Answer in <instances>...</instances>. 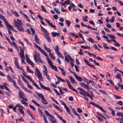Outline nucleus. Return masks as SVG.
<instances>
[{"label":"nucleus","mask_w":123,"mask_h":123,"mask_svg":"<svg viewBox=\"0 0 123 123\" xmlns=\"http://www.w3.org/2000/svg\"><path fill=\"white\" fill-rule=\"evenodd\" d=\"M117 104L120 105L121 106H122L123 105L122 102L121 101L118 102L117 103Z\"/></svg>","instance_id":"0e129e2a"},{"label":"nucleus","mask_w":123,"mask_h":123,"mask_svg":"<svg viewBox=\"0 0 123 123\" xmlns=\"http://www.w3.org/2000/svg\"><path fill=\"white\" fill-rule=\"evenodd\" d=\"M18 109L20 112L21 114H22L23 116L25 115V113L24 111L22 109L19 108Z\"/></svg>","instance_id":"cd10ccee"},{"label":"nucleus","mask_w":123,"mask_h":123,"mask_svg":"<svg viewBox=\"0 0 123 123\" xmlns=\"http://www.w3.org/2000/svg\"><path fill=\"white\" fill-rule=\"evenodd\" d=\"M85 92V95H84V96L85 97L86 96H88L89 97V95H90L89 93L87 92L86 91H84Z\"/></svg>","instance_id":"8fccbe9b"},{"label":"nucleus","mask_w":123,"mask_h":123,"mask_svg":"<svg viewBox=\"0 0 123 123\" xmlns=\"http://www.w3.org/2000/svg\"><path fill=\"white\" fill-rule=\"evenodd\" d=\"M11 82L13 83V86L16 88L18 90H20V89L19 87L16 85V83L15 81L13 80Z\"/></svg>","instance_id":"2eb2a0df"},{"label":"nucleus","mask_w":123,"mask_h":123,"mask_svg":"<svg viewBox=\"0 0 123 123\" xmlns=\"http://www.w3.org/2000/svg\"><path fill=\"white\" fill-rule=\"evenodd\" d=\"M65 23L67 25L68 27H69L71 24L69 20H66L65 21Z\"/></svg>","instance_id":"2f4dec72"},{"label":"nucleus","mask_w":123,"mask_h":123,"mask_svg":"<svg viewBox=\"0 0 123 123\" xmlns=\"http://www.w3.org/2000/svg\"><path fill=\"white\" fill-rule=\"evenodd\" d=\"M65 108H66V111L69 114H70V110L68 107L67 106Z\"/></svg>","instance_id":"4c0bfd02"},{"label":"nucleus","mask_w":123,"mask_h":123,"mask_svg":"<svg viewBox=\"0 0 123 123\" xmlns=\"http://www.w3.org/2000/svg\"><path fill=\"white\" fill-rule=\"evenodd\" d=\"M22 79L26 83L29 84V82H28L26 80L25 78L23 76H22Z\"/></svg>","instance_id":"680f3d73"},{"label":"nucleus","mask_w":123,"mask_h":123,"mask_svg":"<svg viewBox=\"0 0 123 123\" xmlns=\"http://www.w3.org/2000/svg\"><path fill=\"white\" fill-rule=\"evenodd\" d=\"M38 112L42 115L43 116V115H44L43 112L40 108H38Z\"/></svg>","instance_id":"c9c22d12"},{"label":"nucleus","mask_w":123,"mask_h":123,"mask_svg":"<svg viewBox=\"0 0 123 123\" xmlns=\"http://www.w3.org/2000/svg\"><path fill=\"white\" fill-rule=\"evenodd\" d=\"M26 61L29 64L31 65L32 67H34V65L33 63L31 61L29 58H28L26 59Z\"/></svg>","instance_id":"9b49d317"},{"label":"nucleus","mask_w":123,"mask_h":123,"mask_svg":"<svg viewBox=\"0 0 123 123\" xmlns=\"http://www.w3.org/2000/svg\"><path fill=\"white\" fill-rule=\"evenodd\" d=\"M18 93L19 97L18 98L20 99H23L25 95V94L22 91H21L20 90H19Z\"/></svg>","instance_id":"423d86ee"},{"label":"nucleus","mask_w":123,"mask_h":123,"mask_svg":"<svg viewBox=\"0 0 123 123\" xmlns=\"http://www.w3.org/2000/svg\"><path fill=\"white\" fill-rule=\"evenodd\" d=\"M39 84L40 87L43 89H45L48 90L50 92H52L51 91L50 89L48 87H46L43 85L42 83L40 81H39Z\"/></svg>","instance_id":"39448f33"},{"label":"nucleus","mask_w":123,"mask_h":123,"mask_svg":"<svg viewBox=\"0 0 123 123\" xmlns=\"http://www.w3.org/2000/svg\"><path fill=\"white\" fill-rule=\"evenodd\" d=\"M31 82L32 83L33 85H34L39 90H41V88L40 87H39L38 86V85H37L36 83L34 82V80Z\"/></svg>","instance_id":"aec40b11"},{"label":"nucleus","mask_w":123,"mask_h":123,"mask_svg":"<svg viewBox=\"0 0 123 123\" xmlns=\"http://www.w3.org/2000/svg\"><path fill=\"white\" fill-rule=\"evenodd\" d=\"M69 77L70 80V82L72 84L75 83L76 84H77V82L74 79L72 76H69Z\"/></svg>","instance_id":"6e6552de"},{"label":"nucleus","mask_w":123,"mask_h":123,"mask_svg":"<svg viewBox=\"0 0 123 123\" xmlns=\"http://www.w3.org/2000/svg\"><path fill=\"white\" fill-rule=\"evenodd\" d=\"M34 57L35 60L37 63L39 62L41 63H43V62L41 59L40 57L39 54L37 53V52L35 53Z\"/></svg>","instance_id":"f03ea898"},{"label":"nucleus","mask_w":123,"mask_h":123,"mask_svg":"<svg viewBox=\"0 0 123 123\" xmlns=\"http://www.w3.org/2000/svg\"><path fill=\"white\" fill-rule=\"evenodd\" d=\"M78 34L80 38H81L83 40H84V38L80 32Z\"/></svg>","instance_id":"774afa93"},{"label":"nucleus","mask_w":123,"mask_h":123,"mask_svg":"<svg viewBox=\"0 0 123 123\" xmlns=\"http://www.w3.org/2000/svg\"><path fill=\"white\" fill-rule=\"evenodd\" d=\"M64 55H65V61L67 62H69V61L68 59L67 58L66 55H67V54L65 52H64Z\"/></svg>","instance_id":"c756f323"},{"label":"nucleus","mask_w":123,"mask_h":123,"mask_svg":"<svg viewBox=\"0 0 123 123\" xmlns=\"http://www.w3.org/2000/svg\"><path fill=\"white\" fill-rule=\"evenodd\" d=\"M6 77L8 80L11 82H12L14 80L9 75H7Z\"/></svg>","instance_id":"6ab92c4d"},{"label":"nucleus","mask_w":123,"mask_h":123,"mask_svg":"<svg viewBox=\"0 0 123 123\" xmlns=\"http://www.w3.org/2000/svg\"><path fill=\"white\" fill-rule=\"evenodd\" d=\"M36 71L35 74L37 75V77L38 79L41 81H43V79L42 77V74L40 72L39 70L37 68H35Z\"/></svg>","instance_id":"f257e3e1"},{"label":"nucleus","mask_w":123,"mask_h":123,"mask_svg":"<svg viewBox=\"0 0 123 123\" xmlns=\"http://www.w3.org/2000/svg\"><path fill=\"white\" fill-rule=\"evenodd\" d=\"M14 26L16 27L18 30L20 31H24V29L23 27V24L22 25L21 24H19L17 23L16 25H14Z\"/></svg>","instance_id":"7ed1b4c3"},{"label":"nucleus","mask_w":123,"mask_h":123,"mask_svg":"<svg viewBox=\"0 0 123 123\" xmlns=\"http://www.w3.org/2000/svg\"><path fill=\"white\" fill-rule=\"evenodd\" d=\"M70 88L72 90L75 92L77 94H78L79 93L77 91V90L75 89L72 86L69 88Z\"/></svg>","instance_id":"412c9836"},{"label":"nucleus","mask_w":123,"mask_h":123,"mask_svg":"<svg viewBox=\"0 0 123 123\" xmlns=\"http://www.w3.org/2000/svg\"><path fill=\"white\" fill-rule=\"evenodd\" d=\"M97 117L98 118V120L101 122H103L104 121V119L102 118H100L99 117L97 116Z\"/></svg>","instance_id":"4d7b16f0"},{"label":"nucleus","mask_w":123,"mask_h":123,"mask_svg":"<svg viewBox=\"0 0 123 123\" xmlns=\"http://www.w3.org/2000/svg\"><path fill=\"white\" fill-rule=\"evenodd\" d=\"M80 84L83 87L86 89L88 85L87 84L86 85L84 83H80Z\"/></svg>","instance_id":"b1692460"},{"label":"nucleus","mask_w":123,"mask_h":123,"mask_svg":"<svg viewBox=\"0 0 123 123\" xmlns=\"http://www.w3.org/2000/svg\"><path fill=\"white\" fill-rule=\"evenodd\" d=\"M14 22L15 24V25H16V24L18 23L19 24H21L22 25V23L21 21L18 19H17V21L15 19H14Z\"/></svg>","instance_id":"a211bd4d"},{"label":"nucleus","mask_w":123,"mask_h":123,"mask_svg":"<svg viewBox=\"0 0 123 123\" xmlns=\"http://www.w3.org/2000/svg\"><path fill=\"white\" fill-rule=\"evenodd\" d=\"M25 76L26 78L29 79L31 82L33 80L30 76L26 75Z\"/></svg>","instance_id":"473e14b6"},{"label":"nucleus","mask_w":123,"mask_h":123,"mask_svg":"<svg viewBox=\"0 0 123 123\" xmlns=\"http://www.w3.org/2000/svg\"><path fill=\"white\" fill-rule=\"evenodd\" d=\"M36 93L38 95V97L41 98L42 99L44 98L43 95L42 94L39 93L37 92H36Z\"/></svg>","instance_id":"4be33fe9"},{"label":"nucleus","mask_w":123,"mask_h":123,"mask_svg":"<svg viewBox=\"0 0 123 123\" xmlns=\"http://www.w3.org/2000/svg\"><path fill=\"white\" fill-rule=\"evenodd\" d=\"M84 91H86L83 89V90H82L81 91H80L79 92V93L80 94L84 96V95H85V92Z\"/></svg>","instance_id":"ea45409f"},{"label":"nucleus","mask_w":123,"mask_h":123,"mask_svg":"<svg viewBox=\"0 0 123 123\" xmlns=\"http://www.w3.org/2000/svg\"><path fill=\"white\" fill-rule=\"evenodd\" d=\"M115 18V17H112L110 19L109 21L111 23H113L114 20V18Z\"/></svg>","instance_id":"6e6d98bb"},{"label":"nucleus","mask_w":123,"mask_h":123,"mask_svg":"<svg viewBox=\"0 0 123 123\" xmlns=\"http://www.w3.org/2000/svg\"><path fill=\"white\" fill-rule=\"evenodd\" d=\"M0 18L3 20L4 21V20H6V18L4 16H3V15L1 14L0 13Z\"/></svg>","instance_id":"a18cd8bd"},{"label":"nucleus","mask_w":123,"mask_h":123,"mask_svg":"<svg viewBox=\"0 0 123 123\" xmlns=\"http://www.w3.org/2000/svg\"><path fill=\"white\" fill-rule=\"evenodd\" d=\"M107 35L108 37H109L110 38H112V39H114V38H115V36H114V35H112V34L109 35V34H107Z\"/></svg>","instance_id":"a19ab883"},{"label":"nucleus","mask_w":123,"mask_h":123,"mask_svg":"<svg viewBox=\"0 0 123 123\" xmlns=\"http://www.w3.org/2000/svg\"><path fill=\"white\" fill-rule=\"evenodd\" d=\"M81 47L82 48H84L85 49H90L89 47L88 46H85L84 45H81Z\"/></svg>","instance_id":"e2e57ef3"},{"label":"nucleus","mask_w":123,"mask_h":123,"mask_svg":"<svg viewBox=\"0 0 123 123\" xmlns=\"http://www.w3.org/2000/svg\"><path fill=\"white\" fill-rule=\"evenodd\" d=\"M58 68L61 71L62 75L64 76H65V75L66 73L64 69L60 67H58Z\"/></svg>","instance_id":"ddd939ff"},{"label":"nucleus","mask_w":123,"mask_h":123,"mask_svg":"<svg viewBox=\"0 0 123 123\" xmlns=\"http://www.w3.org/2000/svg\"><path fill=\"white\" fill-rule=\"evenodd\" d=\"M66 80L67 82V84H68V87L69 88V87H70L71 86H72V85L71 84L69 81L67 79H66Z\"/></svg>","instance_id":"c03bdc74"},{"label":"nucleus","mask_w":123,"mask_h":123,"mask_svg":"<svg viewBox=\"0 0 123 123\" xmlns=\"http://www.w3.org/2000/svg\"><path fill=\"white\" fill-rule=\"evenodd\" d=\"M4 21L5 25L7 26L8 28L11 25L10 24L8 23L7 21L6 20V19L4 20Z\"/></svg>","instance_id":"bb28decb"},{"label":"nucleus","mask_w":123,"mask_h":123,"mask_svg":"<svg viewBox=\"0 0 123 123\" xmlns=\"http://www.w3.org/2000/svg\"><path fill=\"white\" fill-rule=\"evenodd\" d=\"M84 61L86 63V65L91 67L93 68H94L95 69V67L93 65H91L89 63V62L87 60H86V59H85L84 60Z\"/></svg>","instance_id":"1a4fd4ad"},{"label":"nucleus","mask_w":123,"mask_h":123,"mask_svg":"<svg viewBox=\"0 0 123 123\" xmlns=\"http://www.w3.org/2000/svg\"><path fill=\"white\" fill-rule=\"evenodd\" d=\"M9 29H11L14 32H17V31L13 27L12 25H11L8 28Z\"/></svg>","instance_id":"e433bc0d"},{"label":"nucleus","mask_w":123,"mask_h":123,"mask_svg":"<svg viewBox=\"0 0 123 123\" xmlns=\"http://www.w3.org/2000/svg\"><path fill=\"white\" fill-rule=\"evenodd\" d=\"M48 62L50 66L52 69L54 70L56 72H57L58 71V70L56 67L53 65L52 62L50 60H49Z\"/></svg>","instance_id":"20e7f679"},{"label":"nucleus","mask_w":123,"mask_h":123,"mask_svg":"<svg viewBox=\"0 0 123 123\" xmlns=\"http://www.w3.org/2000/svg\"><path fill=\"white\" fill-rule=\"evenodd\" d=\"M41 102L43 104H48L46 101L44 99V98L42 99Z\"/></svg>","instance_id":"58836bf2"},{"label":"nucleus","mask_w":123,"mask_h":123,"mask_svg":"<svg viewBox=\"0 0 123 123\" xmlns=\"http://www.w3.org/2000/svg\"><path fill=\"white\" fill-rule=\"evenodd\" d=\"M29 106L30 107V108L31 109L33 110L34 111L36 110V109H35V108L33 106H32L30 105H29Z\"/></svg>","instance_id":"69168bd1"},{"label":"nucleus","mask_w":123,"mask_h":123,"mask_svg":"<svg viewBox=\"0 0 123 123\" xmlns=\"http://www.w3.org/2000/svg\"><path fill=\"white\" fill-rule=\"evenodd\" d=\"M41 52L45 56L47 57V60L48 62L49 60H50L49 59L48 56V55L47 53L44 50H43Z\"/></svg>","instance_id":"dca6fc26"},{"label":"nucleus","mask_w":123,"mask_h":123,"mask_svg":"<svg viewBox=\"0 0 123 123\" xmlns=\"http://www.w3.org/2000/svg\"><path fill=\"white\" fill-rule=\"evenodd\" d=\"M56 54L59 58H60L62 59H63L64 58V56L61 54L60 52H56Z\"/></svg>","instance_id":"f8f14e48"},{"label":"nucleus","mask_w":123,"mask_h":123,"mask_svg":"<svg viewBox=\"0 0 123 123\" xmlns=\"http://www.w3.org/2000/svg\"><path fill=\"white\" fill-rule=\"evenodd\" d=\"M76 79L79 81H81L82 80V79L81 78L78 76H77L76 78Z\"/></svg>","instance_id":"f704fd0d"},{"label":"nucleus","mask_w":123,"mask_h":123,"mask_svg":"<svg viewBox=\"0 0 123 123\" xmlns=\"http://www.w3.org/2000/svg\"><path fill=\"white\" fill-rule=\"evenodd\" d=\"M50 98H51L53 101L55 103H56L58 105H59V103L57 102V101L55 99L53 98L52 97H51Z\"/></svg>","instance_id":"13d9d810"},{"label":"nucleus","mask_w":123,"mask_h":123,"mask_svg":"<svg viewBox=\"0 0 123 123\" xmlns=\"http://www.w3.org/2000/svg\"><path fill=\"white\" fill-rule=\"evenodd\" d=\"M67 58H68L71 61L74 62L73 59L71 57L70 55H69L67 54Z\"/></svg>","instance_id":"37998d69"},{"label":"nucleus","mask_w":123,"mask_h":123,"mask_svg":"<svg viewBox=\"0 0 123 123\" xmlns=\"http://www.w3.org/2000/svg\"><path fill=\"white\" fill-rule=\"evenodd\" d=\"M41 7L42 10L43 11L45 12H48L45 9L43 6H42Z\"/></svg>","instance_id":"5fc2aeb1"},{"label":"nucleus","mask_w":123,"mask_h":123,"mask_svg":"<svg viewBox=\"0 0 123 123\" xmlns=\"http://www.w3.org/2000/svg\"><path fill=\"white\" fill-rule=\"evenodd\" d=\"M24 17L27 20V21H28L29 22H30V19L25 14H24Z\"/></svg>","instance_id":"603ef678"},{"label":"nucleus","mask_w":123,"mask_h":123,"mask_svg":"<svg viewBox=\"0 0 123 123\" xmlns=\"http://www.w3.org/2000/svg\"><path fill=\"white\" fill-rule=\"evenodd\" d=\"M16 107H18L24 109V108L20 104H18L16 105Z\"/></svg>","instance_id":"de8ad7c7"},{"label":"nucleus","mask_w":123,"mask_h":123,"mask_svg":"<svg viewBox=\"0 0 123 123\" xmlns=\"http://www.w3.org/2000/svg\"><path fill=\"white\" fill-rule=\"evenodd\" d=\"M43 46L44 49L46 50L48 52H49V53L51 52V50L49 48L47 47L44 43L43 44Z\"/></svg>","instance_id":"4468645a"},{"label":"nucleus","mask_w":123,"mask_h":123,"mask_svg":"<svg viewBox=\"0 0 123 123\" xmlns=\"http://www.w3.org/2000/svg\"><path fill=\"white\" fill-rule=\"evenodd\" d=\"M51 34L52 35L53 37H55L57 35L59 36V35L60 34L59 33H57L55 32H52L51 33Z\"/></svg>","instance_id":"5701e85b"},{"label":"nucleus","mask_w":123,"mask_h":123,"mask_svg":"<svg viewBox=\"0 0 123 123\" xmlns=\"http://www.w3.org/2000/svg\"><path fill=\"white\" fill-rule=\"evenodd\" d=\"M90 103L92 105H93L95 106L96 107H98H98L99 106V105H97V104H96L95 103H94L93 102H90Z\"/></svg>","instance_id":"09e8293b"},{"label":"nucleus","mask_w":123,"mask_h":123,"mask_svg":"<svg viewBox=\"0 0 123 123\" xmlns=\"http://www.w3.org/2000/svg\"><path fill=\"white\" fill-rule=\"evenodd\" d=\"M117 85L119 87L121 88V89L123 90V85L120 84L119 83H117Z\"/></svg>","instance_id":"864d4df0"},{"label":"nucleus","mask_w":123,"mask_h":123,"mask_svg":"<svg viewBox=\"0 0 123 123\" xmlns=\"http://www.w3.org/2000/svg\"><path fill=\"white\" fill-rule=\"evenodd\" d=\"M117 116H121L122 118V121L123 122V113L121 112H118L116 113ZM120 123H123V122L120 121Z\"/></svg>","instance_id":"9d476101"},{"label":"nucleus","mask_w":123,"mask_h":123,"mask_svg":"<svg viewBox=\"0 0 123 123\" xmlns=\"http://www.w3.org/2000/svg\"><path fill=\"white\" fill-rule=\"evenodd\" d=\"M55 51L57 52H59V48L58 47V45H56L55 46Z\"/></svg>","instance_id":"052dcab7"},{"label":"nucleus","mask_w":123,"mask_h":123,"mask_svg":"<svg viewBox=\"0 0 123 123\" xmlns=\"http://www.w3.org/2000/svg\"><path fill=\"white\" fill-rule=\"evenodd\" d=\"M55 77L58 79L62 82H65V80L62 79L60 77L56 75H55Z\"/></svg>","instance_id":"7c9ffc66"},{"label":"nucleus","mask_w":123,"mask_h":123,"mask_svg":"<svg viewBox=\"0 0 123 123\" xmlns=\"http://www.w3.org/2000/svg\"><path fill=\"white\" fill-rule=\"evenodd\" d=\"M98 108L100 109L102 111V112L105 113H106V111L105 110L102 108V107H100L99 106Z\"/></svg>","instance_id":"79ce46f5"},{"label":"nucleus","mask_w":123,"mask_h":123,"mask_svg":"<svg viewBox=\"0 0 123 123\" xmlns=\"http://www.w3.org/2000/svg\"><path fill=\"white\" fill-rule=\"evenodd\" d=\"M34 39L36 42L37 43L39 44V42L38 38L37 37V36L36 35H35L34 37Z\"/></svg>","instance_id":"393cba45"},{"label":"nucleus","mask_w":123,"mask_h":123,"mask_svg":"<svg viewBox=\"0 0 123 123\" xmlns=\"http://www.w3.org/2000/svg\"><path fill=\"white\" fill-rule=\"evenodd\" d=\"M49 119L51 123H57L56 119H54V118H52V119L50 118H49Z\"/></svg>","instance_id":"72a5a7b5"},{"label":"nucleus","mask_w":123,"mask_h":123,"mask_svg":"<svg viewBox=\"0 0 123 123\" xmlns=\"http://www.w3.org/2000/svg\"><path fill=\"white\" fill-rule=\"evenodd\" d=\"M4 87L5 88L8 92H11L10 90L8 88L7 86L6 85H4Z\"/></svg>","instance_id":"338daca9"},{"label":"nucleus","mask_w":123,"mask_h":123,"mask_svg":"<svg viewBox=\"0 0 123 123\" xmlns=\"http://www.w3.org/2000/svg\"><path fill=\"white\" fill-rule=\"evenodd\" d=\"M45 37L46 39L48 41V42H51L50 39L48 35H46L45 36Z\"/></svg>","instance_id":"c85d7f7f"},{"label":"nucleus","mask_w":123,"mask_h":123,"mask_svg":"<svg viewBox=\"0 0 123 123\" xmlns=\"http://www.w3.org/2000/svg\"><path fill=\"white\" fill-rule=\"evenodd\" d=\"M21 102L24 105L26 106H27L28 105V103L25 102H24L23 100H22L21 101Z\"/></svg>","instance_id":"bf43d9fd"},{"label":"nucleus","mask_w":123,"mask_h":123,"mask_svg":"<svg viewBox=\"0 0 123 123\" xmlns=\"http://www.w3.org/2000/svg\"><path fill=\"white\" fill-rule=\"evenodd\" d=\"M44 112H45V114L47 116L49 117L52 118H54V117H53V116L51 115L47 111L45 110L44 111Z\"/></svg>","instance_id":"f3484780"},{"label":"nucleus","mask_w":123,"mask_h":123,"mask_svg":"<svg viewBox=\"0 0 123 123\" xmlns=\"http://www.w3.org/2000/svg\"><path fill=\"white\" fill-rule=\"evenodd\" d=\"M20 49V53H19L20 56H25L24 53V49L22 48L19 47Z\"/></svg>","instance_id":"0eeeda50"},{"label":"nucleus","mask_w":123,"mask_h":123,"mask_svg":"<svg viewBox=\"0 0 123 123\" xmlns=\"http://www.w3.org/2000/svg\"><path fill=\"white\" fill-rule=\"evenodd\" d=\"M31 101L33 103H34L36 105L38 106L39 107H41V106L40 105L37 103L36 101H35L34 100H31Z\"/></svg>","instance_id":"a878e982"},{"label":"nucleus","mask_w":123,"mask_h":123,"mask_svg":"<svg viewBox=\"0 0 123 123\" xmlns=\"http://www.w3.org/2000/svg\"><path fill=\"white\" fill-rule=\"evenodd\" d=\"M54 10L58 13L59 14L60 13V11L58 8H55V7L54 8Z\"/></svg>","instance_id":"3c124183"},{"label":"nucleus","mask_w":123,"mask_h":123,"mask_svg":"<svg viewBox=\"0 0 123 123\" xmlns=\"http://www.w3.org/2000/svg\"><path fill=\"white\" fill-rule=\"evenodd\" d=\"M88 40L92 43H94V40L91 37H89L87 39Z\"/></svg>","instance_id":"49530a36"}]
</instances>
